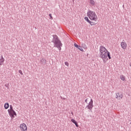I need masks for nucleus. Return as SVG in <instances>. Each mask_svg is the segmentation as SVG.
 <instances>
[{"label": "nucleus", "instance_id": "obj_1", "mask_svg": "<svg viewBox=\"0 0 131 131\" xmlns=\"http://www.w3.org/2000/svg\"><path fill=\"white\" fill-rule=\"evenodd\" d=\"M99 52L100 53V58L102 59L103 61V63H106L107 61H108V58L109 60L111 59V56L110 55V52L103 47V46H101L99 48Z\"/></svg>", "mask_w": 131, "mask_h": 131}, {"label": "nucleus", "instance_id": "obj_2", "mask_svg": "<svg viewBox=\"0 0 131 131\" xmlns=\"http://www.w3.org/2000/svg\"><path fill=\"white\" fill-rule=\"evenodd\" d=\"M53 38L52 41L54 45V47L55 48H57L59 51H61V47H62V46H63V44H62L61 40L59 39V37H58V36H57V35H53Z\"/></svg>", "mask_w": 131, "mask_h": 131}, {"label": "nucleus", "instance_id": "obj_3", "mask_svg": "<svg viewBox=\"0 0 131 131\" xmlns=\"http://www.w3.org/2000/svg\"><path fill=\"white\" fill-rule=\"evenodd\" d=\"M87 16L90 20L93 21H97V20H98V16H97V14H96L95 11L89 10V11L87 13Z\"/></svg>", "mask_w": 131, "mask_h": 131}, {"label": "nucleus", "instance_id": "obj_4", "mask_svg": "<svg viewBox=\"0 0 131 131\" xmlns=\"http://www.w3.org/2000/svg\"><path fill=\"white\" fill-rule=\"evenodd\" d=\"M93 103H94V101H93V99H91L89 104L86 106V108H88L89 110H90V111H92L93 110V107H94Z\"/></svg>", "mask_w": 131, "mask_h": 131}, {"label": "nucleus", "instance_id": "obj_5", "mask_svg": "<svg viewBox=\"0 0 131 131\" xmlns=\"http://www.w3.org/2000/svg\"><path fill=\"white\" fill-rule=\"evenodd\" d=\"M20 129L22 131H26L27 130V126L25 123H23L20 125Z\"/></svg>", "mask_w": 131, "mask_h": 131}, {"label": "nucleus", "instance_id": "obj_6", "mask_svg": "<svg viewBox=\"0 0 131 131\" xmlns=\"http://www.w3.org/2000/svg\"><path fill=\"white\" fill-rule=\"evenodd\" d=\"M121 47L122 49H123V50H125V49L127 48V45L126 44V42L124 41V40H123L122 42L121 43Z\"/></svg>", "mask_w": 131, "mask_h": 131}, {"label": "nucleus", "instance_id": "obj_7", "mask_svg": "<svg viewBox=\"0 0 131 131\" xmlns=\"http://www.w3.org/2000/svg\"><path fill=\"white\" fill-rule=\"evenodd\" d=\"M8 113L11 117H14V116H17V114L16 113V112L14 111V110L10 111V112H8Z\"/></svg>", "mask_w": 131, "mask_h": 131}, {"label": "nucleus", "instance_id": "obj_8", "mask_svg": "<svg viewBox=\"0 0 131 131\" xmlns=\"http://www.w3.org/2000/svg\"><path fill=\"white\" fill-rule=\"evenodd\" d=\"M123 97L122 94H120L119 93L116 94V99H118V100H121Z\"/></svg>", "mask_w": 131, "mask_h": 131}, {"label": "nucleus", "instance_id": "obj_9", "mask_svg": "<svg viewBox=\"0 0 131 131\" xmlns=\"http://www.w3.org/2000/svg\"><path fill=\"white\" fill-rule=\"evenodd\" d=\"M84 19L85 20V21H86L88 23H89V24L90 25H94V24H92V23H94V22L91 21V20H90V19H89V17H88L87 16H85L84 17Z\"/></svg>", "mask_w": 131, "mask_h": 131}, {"label": "nucleus", "instance_id": "obj_10", "mask_svg": "<svg viewBox=\"0 0 131 131\" xmlns=\"http://www.w3.org/2000/svg\"><path fill=\"white\" fill-rule=\"evenodd\" d=\"M4 62H5V59L4 58V57H3V55L1 56V58L0 59V66H2L3 64H4Z\"/></svg>", "mask_w": 131, "mask_h": 131}, {"label": "nucleus", "instance_id": "obj_11", "mask_svg": "<svg viewBox=\"0 0 131 131\" xmlns=\"http://www.w3.org/2000/svg\"><path fill=\"white\" fill-rule=\"evenodd\" d=\"M71 121H72L73 123H74V124L76 125L77 127H78V124L77 123V122H76L75 120H74V119H72L71 120Z\"/></svg>", "mask_w": 131, "mask_h": 131}, {"label": "nucleus", "instance_id": "obj_12", "mask_svg": "<svg viewBox=\"0 0 131 131\" xmlns=\"http://www.w3.org/2000/svg\"><path fill=\"white\" fill-rule=\"evenodd\" d=\"M41 64H42L43 65H46L47 63V60L45 58H42L40 60Z\"/></svg>", "mask_w": 131, "mask_h": 131}, {"label": "nucleus", "instance_id": "obj_13", "mask_svg": "<svg viewBox=\"0 0 131 131\" xmlns=\"http://www.w3.org/2000/svg\"><path fill=\"white\" fill-rule=\"evenodd\" d=\"M9 106L10 105H9V103H8V102L5 103L4 104L5 109H8L9 108Z\"/></svg>", "mask_w": 131, "mask_h": 131}, {"label": "nucleus", "instance_id": "obj_14", "mask_svg": "<svg viewBox=\"0 0 131 131\" xmlns=\"http://www.w3.org/2000/svg\"><path fill=\"white\" fill-rule=\"evenodd\" d=\"M120 78L123 81H125V76H123V75L120 76Z\"/></svg>", "mask_w": 131, "mask_h": 131}, {"label": "nucleus", "instance_id": "obj_15", "mask_svg": "<svg viewBox=\"0 0 131 131\" xmlns=\"http://www.w3.org/2000/svg\"><path fill=\"white\" fill-rule=\"evenodd\" d=\"M90 3L92 6H95V1L94 0H90Z\"/></svg>", "mask_w": 131, "mask_h": 131}, {"label": "nucleus", "instance_id": "obj_16", "mask_svg": "<svg viewBox=\"0 0 131 131\" xmlns=\"http://www.w3.org/2000/svg\"><path fill=\"white\" fill-rule=\"evenodd\" d=\"M78 50L81 51V52H83V49H82V47L79 46L78 47Z\"/></svg>", "mask_w": 131, "mask_h": 131}, {"label": "nucleus", "instance_id": "obj_17", "mask_svg": "<svg viewBox=\"0 0 131 131\" xmlns=\"http://www.w3.org/2000/svg\"><path fill=\"white\" fill-rule=\"evenodd\" d=\"M12 110H14L13 109V106L12 105H10V109L8 110V112H10V111H11Z\"/></svg>", "mask_w": 131, "mask_h": 131}, {"label": "nucleus", "instance_id": "obj_18", "mask_svg": "<svg viewBox=\"0 0 131 131\" xmlns=\"http://www.w3.org/2000/svg\"><path fill=\"white\" fill-rule=\"evenodd\" d=\"M81 46H82V48H83V49H85L87 48L86 45H85V43H82Z\"/></svg>", "mask_w": 131, "mask_h": 131}, {"label": "nucleus", "instance_id": "obj_19", "mask_svg": "<svg viewBox=\"0 0 131 131\" xmlns=\"http://www.w3.org/2000/svg\"><path fill=\"white\" fill-rule=\"evenodd\" d=\"M64 64L66 65V66H69V63H68V62L67 61L64 62Z\"/></svg>", "mask_w": 131, "mask_h": 131}, {"label": "nucleus", "instance_id": "obj_20", "mask_svg": "<svg viewBox=\"0 0 131 131\" xmlns=\"http://www.w3.org/2000/svg\"><path fill=\"white\" fill-rule=\"evenodd\" d=\"M79 46L77 45V44L76 43H74V47H75V48H77V49H78Z\"/></svg>", "mask_w": 131, "mask_h": 131}, {"label": "nucleus", "instance_id": "obj_21", "mask_svg": "<svg viewBox=\"0 0 131 131\" xmlns=\"http://www.w3.org/2000/svg\"><path fill=\"white\" fill-rule=\"evenodd\" d=\"M18 72L19 73H20V74H21V75H23V73L22 72V71L19 70Z\"/></svg>", "mask_w": 131, "mask_h": 131}, {"label": "nucleus", "instance_id": "obj_22", "mask_svg": "<svg viewBox=\"0 0 131 131\" xmlns=\"http://www.w3.org/2000/svg\"><path fill=\"white\" fill-rule=\"evenodd\" d=\"M49 16L50 17V19H53V17L52 16V14H49Z\"/></svg>", "mask_w": 131, "mask_h": 131}, {"label": "nucleus", "instance_id": "obj_23", "mask_svg": "<svg viewBox=\"0 0 131 131\" xmlns=\"http://www.w3.org/2000/svg\"><path fill=\"white\" fill-rule=\"evenodd\" d=\"M85 102L86 103H88V98H86V99L85 100Z\"/></svg>", "mask_w": 131, "mask_h": 131}, {"label": "nucleus", "instance_id": "obj_24", "mask_svg": "<svg viewBox=\"0 0 131 131\" xmlns=\"http://www.w3.org/2000/svg\"><path fill=\"white\" fill-rule=\"evenodd\" d=\"M71 114H72V115H73L74 114L73 113V112H71Z\"/></svg>", "mask_w": 131, "mask_h": 131}, {"label": "nucleus", "instance_id": "obj_25", "mask_svg": "<svg viewBox=\"0 0 131 131\" xmlns=\"http://www.w3.org/2000/svg\"><path fill=\"white\" fill-rule=\"evenodd\" d=\"M8 85H9V84L5 85V86H6L7 88H8Z\"/></svg>", "mask_w": 131, "mask_h": 131}, {"label": "nucleus", "instance_id": "obj_26", "mask_svg": "<svg viewBox=\"0 0 131 131\" xmlns=\"http://www.w3.org/2000/svg\"><path fill=\"white\" fill-rule=\"evenodd\" d=\"M92 24H94L93 25H95V23H92Z\"/></svg>", "mask_w": 131, "mask_h": 131}, {"label": "nucleus", "instance_id": "obj_27", "mask_svg": "<svg viewBox=\"0 0 131 131\" xmlns=\"http://www.w3.org/2000/svg\"><path fill=\"white\" fill-rule=\"evenodd\" d=\"M73 2H74V0H73Z\"/></svg>", "mask_w": 131, "mask_h": 131}, {"label": "nucleus", "instance_id": "obj_28", "mask_svg": "<svg viewBox=\"0 0 131 131\" xmlns=\"http://www.w3.org/2000/svg\"><path fill=\"white\" fill-rule=\"evenodd\" d=\"M0 23H1V19H0Z\"/></svg>", "mask_w": 131, "mask_h": 131}]
</instances>
